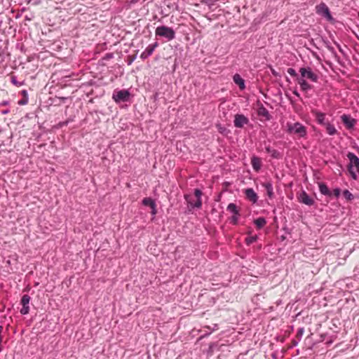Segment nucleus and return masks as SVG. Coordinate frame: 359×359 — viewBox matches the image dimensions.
<instances>
[{"label": "nucleus", "instance_id": "obj_28", "mask_svg": "<svg viewBox=\"0 0 359 359\" xmlns=\"http://www.w3.org/2000/svg\"><path fill=\"white\" fill-rule=\"evenodd\" d=\"M256 241H257V236H250V237H248L245 238V242H246L247 245H248L253 243Z\"/></svg>", "mask_w": 359, "mask_h": 359}, {"label": "nucleus", "instance_id": "obj_14", "mask_svg": "<svg viewBox=\"0 0 359 359\" xmlns=\"http://www.w3.org/2000/svg\"><path fill=\"white\" fill-rule=\"evenodd\" d=\"M257 114L259 116L264 117L265 120H270L271 116L269 111L263 106L261 105L257 109Z\"/></svg>", "mask_w": 359, "mask_h": 359}, {"label": "nucleus", "instance_id": "obj_3", "mask_svg": "<svg viewBox=\"0 0 359 359\" xmlns=\"http://www.w3.org/2000/svg\"><path fill=\"white\" fill-rule=\"evenodd\" d=\"M299 72L301 74V78L304 79L306 78L310 79L313 82H317L318 79V76L316 74L312 72L310 67H302L299 69Z\"/></svg>", "mask_w": 359, "mask_h": 359}, {"label": "nucleus", "instance_id": "obj_30", "mask_svg": "<svg viewBox=\"0 0 359 359\" xmlns=\"http://www.w3.org/2000/svg\"><path fill=\"white\" fill-rule=\"evenodd\" d=\"M196 208H200L202 205L201 198H196V201L193 204Z\"/></svg>", "mask_w": 359, "mask_h": 359}, {"label": "nucleus", "instance_id": "obj_4", "mask_svg": "<svg viewBox=\"0 0 359 359\" xmlns=\"http://www.w3.org/2000/svg\"><path fill=\"white\" fill-rule=\"evenodd\" d=\"M316 12L318 15L324 16L327 20H331L332 18L329 8L323 2L320 3V4L316 6Z\"/></svg>", "mask_w": 359, "mask_h": 359}, {"label": "nucleus", "instance_id": "obj_26", "mask_svg": "<svg viewBox=\"0 0 359 359\" xmlns=\"http://www.w3.org/2000/svg\"><path fill=\"white\" fill-rule=\"evenodd\" d=\"M264 187L266 189L268 194L271 196L273 194V187L271 183H266Z\"/></svg>", "mask_w": 359, "mask_h": 359}, {"label": "nucleus", "instance_id": "obj_20", "mask_svg": "<svg viewBox=\"0 0 359 359\" xmlns=\"http://www.w3.org/2000/svg\"><path fill=\"white\" fill-rule=\"evenodd\" d=\"M266 151L267 153L270 154L271 156L274 158H280L281 157L280 154L276 149H271L270 147H266Z\"/></svg>", "mask_w": 359, "mask_h": 359}, {"label": "nucleus", "instance_id": "obj_29", "mask_svg": "<svg viewBox=\"0 0 359 359\" xmlns=\"http://www.w3.org/2000/svg\"><path fill=\"white\" fill-rule=\"evenodd\" d=\"M287 72L291 76L297 77V74L293 68H288Z\"/></svg>", "mask_w": 359, "mask_h": 359}, {"label": "nucleus", "instance_id": "obj_22", "mask_svg": "<svg viewBox=\"0 0 359 359\" xmlns=\"http://www.w3.org/2000/svg\"><path fill=\"white\" fill-rule=\"evenodd\" d=\"M255 224L257 229H262L266 225V221L264 217H259L255 220Z\"/></svg>", "mask_w": 359, "mask_h": 359}, {"label": "nucleus", "instance_id": "obj_18", "mask_svg": "<svg viewBox=\"0 0 359 359\" xmlns=\"http://www.w3.org/2000/svg\"><path fill=\"white\" fill-rule=\"evenodd\" d=\"M233 81L239 86L241 90L245 88V86L244 80L241 77L239 74H235L233 76Z\"/></svg>", "mask_w": 359, "mask_h": 359}, {"label": "nucleus", "instance_id": "obj_32", "mask_svg": "<svg viewBox=\"0 0 359 359\" xmlns=\"http://www.w3.org/2000/svg\"><path fill=\"white\" fill-rule=\"evenodd\" d=\"M194 195L196 196V198H201V195H202V192L201 190L198 189H196L194 190Z\"/></svg>", "mask_w": 359, "mask_h": 359}, {"label": "nucleus", "instance_id": "obj_5", "mask_svg": "<svg viewBox=\"0 0 359 359\" xmlns=\"http://www.w3.org/2000/svg\"><path fill=\"white\" fill-rule=\"evenodd\" d=\"M130 96V93L126 90H121L116 92H114L112 96V98L116 102L126 101Z\"/></svg>", "mask_w": 359, "mask_h": 359}, {"label": "nucleus", "instance_id": "obj_38", "mask_svg": "<svg viewBox=\"0 0 359 359\" xmlns=\"http://www.w3.org/2000/svg\"><path fill=\"white\" fill-rule=\"evenodd\" d=\"M1 341H2V337H1V335H0V344L1 343Z\"/></svg>", "mask_w": 359, "mask_h": 359}, {"label": "nucleus", "instance_id": "obj_27", "mask_svg": "<svg viewBox=\"0 0 359 359\" xmlns=\"http://www.w3.org/2000/svg\"><path fill=\"white\" fill-rule=\"evenodd\" d=\"M343 195L348 201L353 198V194L348 190H344L343 192Z\"/></svg>", "mask_w": 359, "mask_h": 359}, {"label": "nucleus", "instance_id": "obj_31", "mask_svg": "<svg viewBox=\"0 0 359 359\" xmlns=\"http://www.w3.org/2000/svg\"><path fill=\"white\" fill-rule=\"evenodd\" d=\"M11 82H12V83H13L15 86H18V87H19V86H22V83H20V82L16 80V79H15V76H13V77L11 78Z\"/></svg>", "mask_w": 359, "mask_h": 359}, {"label": "nucleus", "instance_id": "obj_19", "mask_svg": "<svg viewBox=\"0 0 359 359\" xmlns=\"http://www.w3.org/2000/svg\"><path fill=\"white\" fill-rule=\"evenodd\" d=\"M319 190L323 195L329 196L332 195V192L330 191L327 186L324 183L319 184Z\"/></svg>", "mask_w": 359, "mask_h": 359}, {"label": "nucleus", "instance_id": "obj_34", "mask_svg": "<svg viewBox=\"0 0 359 359\" xmlns=\"http://www.w3.org/2000/svg\"><path fill=\"white\" fill-rule=\"evenodd\" d=\"M239 215H234L233 216H232L231 217V222L233 224H236L237 222H238V216Z\"/></svg>", "mask_w": 359, "mask_h": 359}, {"label": "nucleus", "instance_id": "obj_7", "mask_svg": "<svg viewBox=\"0 0 359 359\" xmlns=\"http://www.w3.org/2000/svg\"><path fill=\"white\" fill-rule=\"evenodd\" d=\"M298 201L307 205H312L314 203V200L311 198L306 191H302L297 196Z\"/></svg>", "mask_w": 359, "mask_h": 359}, {"label": "nucleus", "instance_id": "obj_17", "mask_svg": "<svg viewBox=\"0 0 359 359\" xmlns=\"http://www.w3.org/2000/svg\"><path fill=\"white\" fill-rule=\"evenodd\" d=\"M326 129V132L330 135H334L337 133V130L335 128L334 126L330 122H327L326 124L324 125Z\"/></svg>", "mask_w": 359, "mask_h": 359}, {"label": "nucleus", "instance_id": "obj_36", "mask_svg": "<svg viewBox=\"0 0 359 359\" xmlns=\"http://www.w3.org/2000/svg\"><path fill=\"white\" fill-rule=\"evenodd\" d=\"M294 94L297 96V97H299V94L297 92V91H294Z\"/></svg>", "mask_w": 359, "mask_h": 359}, {"label": "nucleus", "instance_id": "obj_23", "mask_svg": "<svg viewBox=\"0 0 359 359\" xmlns=\"http://www.w3.org/2000/svg\"><path fill=\"white\" fill-rule=\"evenodd\" d=\"M142 203L144 205L150 207L151 208H154V207H156V203H155L153 199H151V198H144L142 200Z\"/></svg>", "mask_w": 359, "mask_h": 359}, {"label": "nucleus", "instance_id": "obj_15", "mask_svg": "<svg viewBox=\"0 0 359 359\" xmlns=\"http://www.w3.org/2000/svg\"><path fill=\"white\" fill-rule=\"evenodd\" d=\"M251 164L255 170L259 171L262 166V160L257 156H252L251 158Z\"/></svg>", "mask_w": 359, "mask_h": 359}, {"label": "nucleus", "instance_id": "obj_33", "mask_svg": "<svg viewBox=\"0 0 359 359\" xmlns=\"http://www.w3.org/2000/svg\"><path fill=\"white\" fill-rule=\"evenodd\" d=\"M341 191L339 189L337 188L333 190L332 194H333L336 197H339L340 195Z\"/></svg>", "mask_w": 359, "mask_h": 359}, {"label": "nucleus", "instance_id": "obj_12", "mask_svg": "<svg viewBox=\"0 0 359 359\" xmlns=\"http://www.w3.org/2000/svg\"><path fill=\"white\" fill-rule=\"evenodd\" d=\"M245 194L246 198L250 201L252 202L253 203H255L257 201L258 196L252 189L249 188V189H245Z\"/></svg>", "mask_w": 359, "mask_h": 359}, {"label": "nucleus", "instance_id": "obj_11", "mask_svg": "<svg viewBox=\"0 0 359 359\" xmlns=\"http://www.w3.org/2000/svg\"><path fill=\"white\" fill-rule=\"evenodd\" d=\"M341 119L347 128H352L356 123L354 118L346 114H343Z\"/></svg>", "mask_w": 359, "mask_h": 359}, {"label": "nucleus", "instance_id": "obj_25", "mask_svg": "<svg viewBox=\"0 0 359 359\" xmlns=\"http://www.w3.org/2000/svg\"><path fill=\"white\" fill-rule=\"evenodd\" d=\"M227 210L233 212L234 215H239L237 207L234 203H229L227 206Z\"/></svg>", "mask_w": 359, "mask_h": 359}, {"label": "nucleus", "instance_id": "obj_2", "mask_svg": "<svg viewBox=\"0 0 359 359\" xmlns=\"http://www.w3.org/2000/svg\"><path fill=\"white\" fill-rule=\"evenodd\" d=\"M155 34L156 36L164 37L168 41H171L175 38V30L171 27L164 25L157 27L155 30Z\"/></svg>", "mask_w": 359, "mask_h": 359}, {"label": "nucleus", "instance_id": "obj_16", "mask_svg": "<svg viewBox=\"0 0 359 359\" xmlns=\"http://www.w3.org/2000/svg\"><path fill=\"white\" fill-rule=\"evenodd\" d=\"M297 81L302 90L307 91L311 88V86L304 79L297 78Z\"/></svg>", "mask_w": 359, "mask_h": 359}, {"label": "nucleus", "instance_id": "obj_13", "mask_svg": "<svg viewBox=\"0 0 359 359\" xmlns=\"http://www.w3.org/2000/svg\"><path fill=\"white\" fill-rule=\"evenodd\" d=\"M304 333V327H300L298 329L295 338L293 339L292 341V346H296L299 344V342L301 341V339L302 338Z\"/></svg>", "mask_w": 359, "mask_h": 359}, {"label": "nucleus", "instance_id": "obj_9", "mask_svg": "<svg viewBox=\"0 0 359 359\" xmlns=\"http://www.w3.org/2000/svg\"><path fill=\"white\" fill-rule=\"evenodd\" d=\"M311 114L314 116L318 124L324 126L327 123V122H325V114L317 109H312Z\"/></svg>", "mask_w": 359, "mask_h": 359}, {"label": "nucleus", "instance_id": "obj_24", "mask_svg": "<svg viewBox=\"0 0 359 359\" xmlns=\"http://www.w3.org/2000/svg\"><path fill=\"white\" fill-rule=\"evenodd\" d=\"M205 328H207V329L210 330V332H208L201 335L199 339H203V338L210 335L212 333V331L217 330L219 329V326H218L217 324H214L213 327L212 329L208 325L205 326Z\"/></svg>", "mask_w": 359, "mask_h": 359}, {"label": "nucleus", "instance_id": "obj_8", "mask_svg": "<svg viewBox=\"0 0 359 359\" xmlns=\"http://www.w3.org/2000/svg\"><path fill=\"white\" fill-rule=\"evenodd\" d=\"M29 301H30V297L29 295L25 294L22 296V299H21V304L22 305V308L20 310L21 314L26 315L29 313Z\"/></svg>", "mask_w": 359, "mask_h": 359}, {"label": "nucleus", "instance_id": "obj_10", "mask_svg": "<svg viewBox=\"0 0 359 359\" xmlns=\"http://www.w3.org/2000/svg\"><path fill=\"white\" fill-rule=\"evenodd\" d=\"M158 46V43H154L153 44H150L149 45L146 49L141 53L140 55V57L143 60L146 59L147 57H148L149 55H151L154 50H155V48Z\"/></svg>", "mask_w": 359, "mask_h": 359}, {"label": "nucleus", "instance_id": "obj_35", "mask_svg": "<svg viewBox=\"0 0 359 359\" xmlns=\"http://www.w3.org/2000/svg\"><path fill=\"white\" fill-rule=\"evenodd\" d=\"M152 211H151V214L152 215H156V207H154V208H151Z\"/></svg>", "mask_w": 359, "mask_h": 359}, {"label": "nucleus", "instance_id": "obj_1", "mask_svg": "<svg viewBox=\"0 0 359 359\" xmlns=\"http://www.w3.org/2000/svg\"><path fill=\"white\" fill-rule=\"evenodd\" d=\"M285 127L286 133L294 139L306 138L308 135L307 128L299 122H287Z\"/></svg>", "mask_w": 359, "mask_h": 359}, {"label": "nucleus", "instance_id": "obj_21", "mask_svg": "<svg viewBox=\"0 0 359 359\" xmlns=\"http://www.w3.org/2000/svg\"><path fill=\"white\" fill-rule=\"evenodd\" d=\"M21 94L23 96L22 99L18 101L20 105H25L28 103V93L26 90H22Z\"/></svg>", "mask_w": 359, "mask_h": 359}, {"label": "nucleus", "instance_id": "obj_37", "mask_svg": "<svg viewBox=\"0 0 359 359\" xmlns=\"http://www.w3.org/2000/svg\"><path fill=\"white\" fill-rule=\"evenodd\" d=\"M2 330H3V327L1 325H0V335H1Z\"/></svg>", "mask_w": 359, "mask_h": 359}, {"label": "nucleus", "instance_id": "obj_6", "mask_svg": "<svg viewBox=\"0 0 359 359\" xmlns=\"http://www.w3.org/2000/svg\"><path fill=\"white\" fill-rule=\"evenodd\" d=\"M249 123V119L243 114H236L234 117L233 123L236 128H243L245 125Z\"/></svg>", "mask_w": 359, "mask_h": 359}]
</instances>
